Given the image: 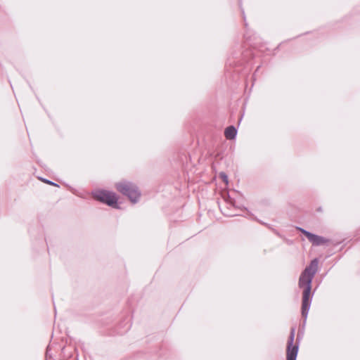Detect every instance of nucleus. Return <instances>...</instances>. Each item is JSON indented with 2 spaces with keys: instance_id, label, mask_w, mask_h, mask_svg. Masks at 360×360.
I'll use <instances>...</instances> for the list:
<instances>
[{
  "instance_id": "423d86ee",
  "label": "nucleus",
  "mask_w": 360,
  "mask_h": 360,
  "mask_svg": "<svg viewBox=\"0 0 360 360\" xmlns=\"http://www.w3.org/2000/svg\"><path fill=\"white\" fill-rule=\"evenodd\" d=\"M237 129L235 126L231 125L225 129L224 136L227 139L233 140L237 136Z\"/></svg>"
},
{
  "instance_id": "1a4fd4ad",
  "label": "nucleus",
  "mask_w": 360,
  "mask_h": 360,
  "mask_svg": "<svg viewBox=\"0 0 360 360\" xmlns=\"http://www.w3.org/2000/svg\"><path fill=\"white\" fill-rule=\"evenodd\" d=\"M242 14H243V20H244V22H245V27H247V26H248V24H247V22H246V18H245V13H244V11H243V10L242 11Z\"/></svg>"
},
{
  "instance_id": "39448f33",
  "label": "nucleus",
  "mask_w": 360,
  "mask_h": 360,
  "mask_svg": "<svg viewBox=\"0 0 360 360\" xmlns=\"http://www.w3.org/2000/svg\"><path fill=\"white\" fill-rule=\"evenodd\" d=\"M297 229L303 233L309 241L314 246H319L322 245H326L329 242L328 239L326 238L316 235L315 233H311L309 231L304 229L303 228L298 227Z\"/></svg>"
},
{
  "instance_id": "0eeeda50",
  "label": "nucleus",
  "mask_w": 360,
  "mask_h": 360,
  "mask_svg": "<svg viewBox=\"0 0 360 360\" xmlns=\"http://www.w3.org/2000/svg\"><path fill=\"white\" fill-rule=\"evenodd\" d=\"M43 182L47 184H49V185H53V186H59L57 184L51 181H49L46 179H44V178H39Z\"/></svg>"
},
{
  "instance_id": "f03ea898",
  "label": "nucleus",
  "mask_w": 360,
  "mask_h": 360,
  "mask_svg": "<svg viewBox=\"0 0 360 360\" xmlns=\"http://www.w3.org/2000/svg\"><path fill=\"white\" fill-rule=\"evenodd\" d=\"M116 189L122 195H126L132 203L139 201L141 192L137 186L130 181H123L116 184Z\"/></svg>"
},
{
  "instance_id": "7ed1b4c3",
  "label": "nucleus",
  "mask_w": 360,
  "mask_h": 360,
  "mask_svg": "<svg viewBox=\"0 0 360 360\" xmlns=\"http://www.w3.org/2000/svg\"><path fill=\"white\" fill-rule=\"evenodd\" d=\"M295 335V327H292L290 332V335L288 338V343H287V359L286 360H296L298 351H299V344L302 338L303 333L298 332L296 338V343L294 345Z\"/></svg>"
},
{
  "instance_id": "9d476101",
  "label": "nucleus",
  "mask_w": 360,
  "mask_h": 360,
  "mask_svg": "<svg viewBox=\"0 0 360 360\" xmlns=\"http://www.w3.org/2000/svg\"><path fill=\"white\" fill-rule=\"evenodd\" d=\"M222 213L224 215H227V216H233L234 215V214H230V213H228V212H223V211H222Z\"/></svg>"
},
{
  "instance_id": "f257e3e1",
  "label": "nucleus",
  "mask_w": 360,
  "mask_h": 360,
  "mask_svg": "<svg viewBox=\"0 0 360 360\" xmlns=\"http://www.w3.org/2000/svg\"><path fill=\"white\" fill-rule=\"evenodd\" d=\"M318 258L312 259L302 271L298 280V287L303 289L301 313L304 319V325L306 323L314 295V293H311V285L314 276L318 271Z\"/></svg>"
},
{
  "instance_id": "20e7f679",
  "label": "nucleus",
  "mask_w": 360,
  "mask_h": 360,
  "mask_svg": "<svg viewBox=\"0 0 360 360\" xmlns=\"http://www.w3.org/2000/svg\"><path fill=\"white\" fill-rule=\"evenodd\" d=\"M94 198L110 207H118L117 197L116 194L112 191L105 190H98L93 193Z\"/></svg>"
},
{
  "instance_id": "6e6552de",
  "label": "nucleus",
  "mask_w": 360,
  "mask_h": 360,
  "mask_svg": "<svg viewBox=\"0 0 360 360\" xmlns=\"http://www.w3.org/2000/svg\"><path fill=\"white\" fill-rule=\"evenodd\" d=\"M220 178L223 180L224 182L228 184V176L224 172H221L219 174Z\"/></svg>"
},
{
  "instance_id": "9b49d317",
  "label": "nucleus",
  "mask_w": 360,
  "mask_h": 360,
  "mask_svg": "<svg viewBox=\"0 0 360 360\" xmlns=\"http://www.w3.org/2000/svg\"><path fill=\"white\" fill-rule=\"evenodd\" d=\"M230 203L232 205V206H235L234 204H232V202H230Z\"/></svg>"
}]
</instances>
